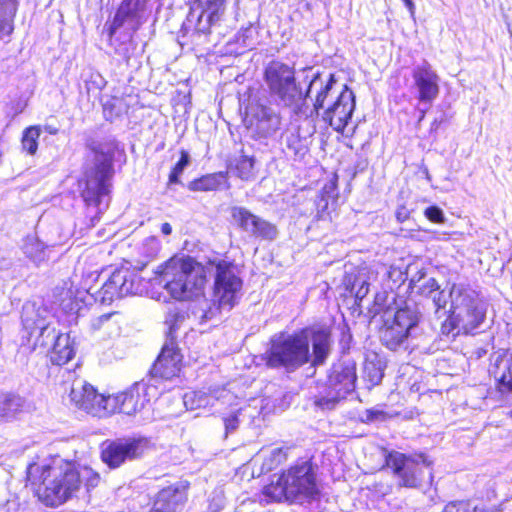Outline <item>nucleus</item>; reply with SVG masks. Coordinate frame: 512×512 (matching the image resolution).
<instances>
[{"label":"nucleus","instance_id":"nucleus-1","mask_svg":"<svg viewBox=\"0 0 512 512\" xmlns=\"http://www.w3.org/2000/svg\"><path fill=\"white\" fill-rule=\"evenodd\" d=\"M27 480L39 500L51 507L65 503L80 490L77 463L61 457H54L47 464H30Z\"/></svg>","mask_w":512,"mask_h":512},{"label":"nucleus","instance_id":"nucleus-2","mask_svg":"<svg viewBox=\"0 0 512 512\" xmlns=\"http://www.w3.org/2000/svg\"><path fill=\"white\" fill-rule=\"evenodd\" d=\"M22 325L27 332V341L35 340L32 348L47 347L52 344L49 352L50 361L54 365L62 366L68 363L75 355L73 341L69 334L56 335L55 329L50 327L52 315L47 307L35 302H27L22 308Z\"/></svg>","mask_w":512,"mask_h":512},{"label":"nucleus","instance_id":"nucleus-3","mask_svg":"<svg viewBox=\"0 0 512 512\" xmlns=\"http://www.w3.org/2000/svg\"><path fill=\"white\" fill-rule=\"evenodd\" d=\"M486 304L478 293L464 284H452L450 288V309L441 324V333L453 337L461 332L473 331L483 323Z\"/></svg>","mask_w":512,"mask_h":512},{"label":"nucleus","instance_id":"nucleus-4","mask_svg":"<svg viewBox=\"0 0 512 512\" xmlns=\"http://www.w3.org/2000/svg\"><path fill=\"white\" fill-rule=\"evenodd\" d=\"M156 274L160 276L159 284L179 301L200 295L206 283L205 267L191 257H173L160 265Z\"/></svg>","mask_w":512,"mask_h":512},{"label":"nucleus","instance_id":"nucleus-5","mask_svg":"<svg viewBox=\"0 0 512 512\" xmlns=\"http://www.w3.org/2000/svg\"><path fill=\"white\" fill-rule=\"evenodd\" d=\"M90 148L94 154V164L85 172V187L81 196L89 209L102 213L110 201L115 145L113 142H92Z\"/></svg>","mask_w":512,"mask_h":512},{"label":"nucleus","instance_id":"nucleus-6","mask_svg":"<svg viewBox=\"0 0 512 512\" xmlns=\"http://www.w3.org/2000/svg\"><path fill=\"white\" fill-rule=\"evenodd\" d=\"M319 495L314 467L310 461H301L284 471L276 482L263 489L265 501L303 502Z\"/></svg>","mask_w":512,"mask_h":512},{"label":"nucleus","instance_id":"nucleus-7","mask_svg":"<svg viewBox=\"0 0 512 512\" xmlns=\"http://www.w3.org/2000/svg\"><path fill=\"white\" fill-rule=\"evenodd\" d=\"M335 83L334 75L330 74L326 84L317 93L314 109L335 131L343 133L355 109V95L347 85L337 91Z\"/></svg>","mask_w":512,"mask_h":512},{"label":"nucleus","instance_id":"nucleus-8","mask_svg":"<svg viewBox=\"0 0 512 512\" xmlns=\"http://www.w3.org/2000/svg\"><path fill=\"white\" fill-rule=\"evenodd\" d=\"M264 360L270 368H284L293 372L311 360L309 335L306 330L293 334H275L270 347L264 354Z\"/></svg>","mask_w":512,"mask_h":512},{"label":"nucleus","instance_id":"nucleus-9","mask_svg":"<svg viewBox=\"0 0 512 512\" xmlns=\"http://www.w3.org/2000/svg\"><path fill=\"white\" fill-rule=\"evenodd\" d=\"M264 82L271 98L282 107L297 112L305 101L308 92H304L297 83L295 69L281 61H271L264 70Z\"/></svg>","mask_w":512,"mask_h":512},{"label":"nucleus","instance_id":"nucleus-10","mask_svg":"<svg viewBox=\"0 0 512 512\" xmlns=\"http://www.w3.org/2000/svg\"><path fill=\"white\" fill-rule=\"evenodd\" d=\"M422 315L416 305L406 304L398 308L393 317L384 320L380 330V341L391 351H406L419 332Z\"/></svg>","mask_w":512,"mask_h":512},{"label":"nucleus","instance_id":"nucleus-11","mask_svg":"<svg viewBox=\"0 0 512 512\" xmlns=\"http://www.w3.org/2000/svg\"><path fill=\"white\" fill-rule=\"evenodd\" d=\"M211 264L215 267L212 306L203 310L201 316L206 321L213 319L222 309L231 310L240 298L243 284L230 262L220 260Z\"/></svg>","mask_w":512,"mask_h":512},{"label":"nucleus","instance_id":"nucleus-12","mask_svg":"<svg viewBox=\"0 0 512 512\" xmlns=\"http://www.w3.org/2000/svg\"><path fill=\"white\" fill-rule=\"evenodd\" d=\"M432 461L424 453L404 454L397 451L386 456V466L397 478L398 486L418 488L432 480Z\"/></svg>","mask_w":512,"mask_h":512},{"label":"nucleus","instance_id":"nucleus-13","mask_svg":"<svg viewBox=\"0 0 512 512\" xmlns=\"http://www.w3.org/2000/svg\"><path fill=\"white\" fill-rule=\"evenodd\" d=\"M244 125L251 138L271 139L281 130L282 117L266 97L251 95L245 108Z\"/></svg>","mask_w":512,"mask_h":512},{"label":"nucleus","instance_id":"nucleus-14","mask_svg":"<svg viewBox=\"0 0 512 512\" xmlns=\"http://www.w3.org/2000/svg\"><path fill=\"white\" fill-rule=\"evenodd\" d=\"M223 15L222 12L194 4L183 22L180 44L194 48L207 44L212 28L219 24Z\"/></svg>","mask_w":512,"mask_h":512},{"label":"nucleus","instance_id":"nucleus-15","mask_svg":"<svg viewBox=\"0 0 512 512\" xmlns=\"http://www.w3.org/2000/svg\"><path fill=\"white\" fill-rule=\"evenodd\" d=\"M147 438H117L101 445V460L110 469H117L128 461L141 458L149 449Z\"/></svg>","mask_w":512,"mask_h":512},{"label":"nucleus","instance_id":"nucleus-16","mask_svg":"<svg viewBox=\"0 0 512 512\" xmlns=\"http://www.w3.org/2000/svg\"><path fill=\"white\" fill-rule=\"evenodd\" d=\"M357 380L356 366L352 362L334 364L327 379L329 392L316 400L323 409H333L336 403L344 399L355 388Z\"/></svg>","mask_w":512,"mask_h":512},{"label":"nucleus","instance_id":"nucleus-17","mask_svg":"<svg viewBox=\"0 0 512 512\" xmlns=\"http://www.w3.org/2000/svg\"><path fill=\"white\" fill-rule=\"evenodd\" d=\"M155 396L156 388L153 385H148L145 382H137L125 392L107 396V416L116 412L133 415L142 410L146 403Z\"/></svg>","mask_w":512,"mask_h":512},{"label":"nucleus","instance_id":"nucleus-18","mask_svg":"<svg viewBox=\"0 0 512 512\" xmlns=\"http://www.w3.org/2000/svg\"><path fill=\"white\" fill-rule=\"evenodd\" d=\"M146 282L138 272L128 268L115 270L103 284L100 295L102 302H112L130 295H140L146 291Z\"/></svg>","mask_w":512,"mask_h":512},{"label":"nucleus","instance_id":"nucleus-19","mask_svg":"<svg viewBox=\"0 0 512 512\" xmlns=\"http://www.w3.org/2000/svg\"><path fill=\"white\" fill-rule=\"evenodd\" d=\"M69 399L77 408L96 417H106L107 396L99 393L94 386L82 379L72 382Z\"/></svg>","mask_w":512,"mask_h":512},{"label":"nucleus","instance_id":"nucleus-20","mask_svg":"<svg viewBox=\"0 0 512 512\" xmlns=\"http://www.w3.org/2000/svg\"><path fill=\"white\" fill-rule=\"evenodd\" d=\"M412 78L418 93L417 99L429 107L439 94L438 74L428 61L423 60L413 67Z\"/></svg>","mask_w":512,"mask_h":512},{"label":"nucleus","instance_id":"nucleus-21","mask_svg":"<svg viewBox=\"0 0 512 512\" xmlns=\"http://www.w3.org/2000/svg\"><path fill=\"white\" fill-rule=\"evenodd\" d=\"M231 215L238 226L251 236L272 241L278 235L276 225L253 214L244 207H233Z\"/></svg>","mask_w":512,"mask_h":512},{"label":"nucleus","instance_id":"nucleus-22","mask_svg":"<svg viewBox=\"0 0 512 512\" xmlns=\"http://www.w3.org/2000/svg\"><path fill=\"white\" fill-rule=\"evenodd\" d=\"M148 2L149 0H123L111 23L110 35L125 25L133 32L137 31L145 21L144 14Z\"/></svg>","mask_w":512,"mask_h":512},{"label":"nucleus","instance_id":"nucleus-23","mask_svg":"<svg viewBox=\"0 0 512 512\" xmlns=\"http://www.w3.org/2000/svg\"><path fill=\"white\" fill-rule=\"evenodd\" d=\"M182 355L175 344L166 343L158 358L153 364L151 373L154 377L170 380L177 376L181 370Z\"/></svg>","mask_w":512,"mask_h":512},{"label":"nucleus","instance_id":"nucleus-24","mask_svg":"<svg viewBox=\"0 0 512 512\" xmlns=\"http://www.w3.org/2000/svg\"><path fill=\"white\" fill-rule=\"evenodd\" d=\"M188 484L178 482L159 491L149 512H176L187 500Z\"/></svg>","mask_w":512,"mask_h":512},{"label":"nucleus","instance_id":"nucleus-25","mask_svg":"<svg viewBox=\"0 0 512 512\" xmlns=\"http://www.w3.org/2000/svg\"><path fill=\"white\" fill-rule=\"evenodd\" d=\"M309 335V343H312L311 364L318 366L324 364L331 350V334L326 328H306Z\"/></svg>","mask_w":512,"mask_h":512},{"label":"nucleus","instance_id":"nucleus-26","mask_svg":"<svg viewBox=\"0 0 512 512\" xmlns=\"http://www.w3.org/2000/svg\"><path fill=\"white\" fill-rule=\"evenodd\" d=\"M492 373L497 381V387L502 394L512 392V351L498 355Z\"/></svg>","mask_w":512,"mask_h":512},{"label":"nucleus","instance_id":"nucleus-27","mask_svg":"<svg viewBox=\"0 0 512 512\" xmlns=\"http://www.w3.org/2000/svg\"><path fill=\"white\" fill-rule=\"evenodd\" d=\"M232 398L233 395L225 389L209 394L203 391H191L184 394L183 403L187 409L194 410L208 405L213 406L215 401L230 400Z\"/></svg>","mask_w":512,"mask_h":512},{"label":"nucleus","instance_id":"nucleus-28","mask_svg":"<svg viewBox=\"0 0 512 512\" xmlns=\"http://www.w3.org/2000/svg\"><path fill=\"white\" fill-rule=\"evenodd\" d=\"M20 248L25 257L36 266H40L49 259V247L35 235H27L22 240Z\"/></svg>","mask_w":512,"mask_h":512},{"label":"nucleus","instance_id":"nucleus-29","mask_svg":"<svg viewBox=\"0 0 512 512\" xmlns=\"http://www.w3.org/2000/svg\"><path fill=\"white\" fill-rule=\"evenodd\" d=\"M17 0H0V41L9 37L14 30Z\"/></svg>","mask_w":512,"mask_h":512},{"label":"nucleus","instance_id":"nucleus-30","mask_svg":"<svg viewBox=\"0 0 512 512\" xmlns=\"http://www.w3.org/2000/svg\"><path fill=\"white\" fill-rule=\"evenodd\" d=\"M24 406V399L14 394L0 395V422L13 419Z\"/></svg>","mask_w":512,"mask_h":512},{"label":"nucleus","instance_id":"nucleus-31","mask_svg":"<svg viewBox=\"0 0 512 512\" xmlns=\"http://www.w3.org/2000/svg\"><path fill=\"white\" fill-rule=\"evenodd\" d=\"M283 142L287 153L295 158H303L308 151L307 139L301 137L298 131H288Z\"/></svg>","mask_w":512,"mask_h":512},{"label":"nucleus","instance_id":"nucleus-32","mask_svg":"<svg viewBox=\"0 0 512 512\" xmlns=\"http://www.w3.org/2000/svg\"><path fill=\"white\" fill-rule=\"evenodd\" d=\"M41 135L40 126L26 128L22 135V149L30 155H34L38 149V139Z\"/></svg>","mask_w":512,"mask_h":512},{"label":"nucleus","instance_id":"nucleus-33","mask_svg":"<svg viewBox=\"0 0 512 512\" xmlns=\"http://www.w3.org/2000/svg\"><path fill=\"white\" fill-rule=\"evenodd\" d=\"M242 180H249L254 176V159L245 155L240 156L235 161L232 169Z\"/></svg>","mask_w":512,"mask_h":512},{"label":"nucleus","instance_id":"nucleus-34","mask_svg":"<svg viewBox=\"0 0 512 512\" xmlns=\"http://www.w3.org/2000/svg\"><path fill=\"white\" fill-rule=\"evenodd\" d=\"M126 111V106L122 99L112 97L103 104V114L106 120L113 121L120 117Z\"/></svg>","mask_w":512,"mask_h":512},{"label":"nucleus","instance_id":"nucleus-35","mask_svg":"<svg viewBox=\"0 0 512 512\" xmlns=\"http://www.w3.org/2000/svg\"><path fill=\"white\" fill-rule=\"evenodd\" d=\"M434 306V314L437 318L446 316L448 310L446 309L448 299H450V291L441 290L440 287L429 298Z\"/></svg>","mask_w":512,"mask_h":512},{"label":"nucleus","instance_id":"nucleus-36","mask_svg":"<svg viewBox=\"0 0 512 512\" xmlns=\"http://www.w3.org/2000/svg\"><path fill=\"white\" fill-rule=\"evenodd\" d=\"M77 473L80 478V487L82 484L86 487L87 491L98 486L100 482V475L93 469L87 466H80L77 464Z\"/></svg>","mask_w":512,"mask_h":512},{"label":"nucleus","instance_id":"nucleus-37","mask_svg":"<svg viewBox=\"0 0 512 512\" xmlns=\"http://www.w3.org/2000/svg\"><path fill=\"white\" fill-rule=\"evenodd\" d=\"M219 186L218 177L215 175H206L194 181H191L188 188L191 191H212Z\"/></svg>","mask_w":512,"mask_h":512},{"label":"nucleus","instance_id":"nucleus-38","mask_svg":"<svg viewBox=\"0 0 512 512\" xmlns=\"http://www.w3.org/2000/svg\"><path fill=\"white\" fill-rule=\"evenodd\" d=\"M180 159L172 168L169 175V183L170 184H178L180 183L179 177L185 170V168L190 164V155L186 150H181Z\"/></svg>","mask_w":512,"mask_h":512},{"label":"nucleus","instance_id":"nucleus-39","mask_svg":"<svg viewBox=\"0 0 512 512\" xmlns=\"http://www.w3.org/2000/svg\"><path fill=\"white\" fill-rule=\"evenodd\" d=\"M226 505L224 491L217 488L208 497L206 512H221Z\"/></svg>","mask_w":512,"mask_h":512},{"label":"nucleus","instance_id":"nucleus-40","mask_svg":"<svg viewBox=\"0 0 512 512\" xmlns=\"http://www.w3.org/2000/svg\"><path fill=\"white\" fill-rule=\"evenodd\" d=\"M358 282H361V285L356 288L353 293H355L356 299L362 300L367 296L370 285L368 271L366 269L359 270Z\"/></svg>","mask_w":512,"mask_h":512},{"label":"nucleus","instance_id":"nucleus-41","mask_svg":"<svg viewBox=\"0 0 512 512\" xmlns=\"http://www.w3.org/2000/svg\"><path fill=\"white\" fill-rule=\"evenodd\" d=\"M438 288L439 284L436 279L430 277L416 286L415 289L417 290L418 294L429 299L430 295H432Z\"/></svg>","mask_w":512,"mask_h":512},{"label":"nucleus","instance_id":"nucleus-42","mask_svg":"<svg viewBox=\"0 0 512 512\" xmlns=\"http://www.w3.org/2000/svg\"><path fill=\"white\" fill-rule=\"evenodd\" d=\"M442 512H478V507H472L471 504L466 501H453L448 503Z\"/></svg>","mask_w":512,"mask_h":512},{"label":"nucleus","instance_id":"nucleus-43","mask_svg":"<svg viewBox=\"0 0 512 512\" xmlns=\"http://www.w3.org/2000/svg\"><path fill=\"white\" fill-rule=\"evenodd\" d=\"M241 409L233 411L231 414L223 418L226 435L237 430L239 426V415Z\"/></svg>","mask_w":512,"mask_h":512},{"label":"nucleus","instance_id":"nucleus-44","mask_svg":"<svg viewBox=\"0 0 512 512\" xmlns=\"http://www.w3.org/2000/svg\"><path fill=\"white\" fill-rule=\"evenodd\" d=\"M226 1L227 0H196L194 4L204 7L205 9H212L224 13Z\"/></svg>","mask_w":512,"mask_h":512},{"label":"nucleus","instance_id":"nucleus-45","mask_svg":"<svg viewBox=\"0 0 512 512\" xmlns=\"http://www.w3.org/2000/svg\"><path fill=\"white\" fill-rule=\"evenodd\" d=\"M134 50H135V44L133 43V41L130 39L129 41L127 42H123L121 43L117 48H116V54H118L119 56H121L127 63L129 62L130 58L132 57L133 53H134Z\"/></svg>","mask_w":512,"mask_h":512},{"label":"nucleus","instance_id":"nucleus-46","mask_svg":"<svg viewBox=\"0 0 512 512\" xmlns=\"http://www.w3.org/2000/svg\"><path fill=\"white\" fill-rule=\"evenodd\" d=\"M424 215L434 223H443L445 221L443 211L437 206H430L426 208Z\"/></svg>","mask_w":512,"mask_h":512},{"label":"nucleus","instance_id":"nucleus-47","mask_svg":"<svg viewBox=\"0 0 512 512\" xmlns=\"http://www.w3.org/2000/svg\"><path fill=\"white\" fill-rule=\"evenodd\" d=\"M365 374L368 377L372 385H377L383 378V373L380 369L376 368L373 364L365 367Z\"/></svg>","mask_w":512,"mask_h":512},{"label":"nucleus","instance_id":"nucleus-48","mask_svg":"<svg viewBox=\"0 0 512 512\" xmlns=\"http://www.w3.org/2000/svg\"><path fill=\"white\" fill-rule=\"evenodd\" d=\"M184 319V315L179 312L169 313L166 318V323L169 325L170 334L176 329V325L178 321H182Z\"/></svg>","mask_w":512,"mask_h":512},{"label":"nucleus","instance_id":"nucleus-49","mask_svg":"<svg viewBox=\"0 0 512 512\" xmlns=\"http://www.w3.org/2000/svg\"><path fill=\"white\" fill-rule=\"evenodd\" d=\"M112 314H103L92 320L91 326L94 330H98L102 325L111 318Z\"/></svg>","mask_w":512,"mask_h":512},{"label":"nucleus","instance_id":"nucleus-50","mask_svg":"<svg viewBox=\"0 0 512 512\" xmlns=\"http://www.w3.org/2000/svg\"><path fill=\"white\" fill-rule=\"evenodd\" d=\"M425 278V273L423 271H418L415 275H413L410 279V286L416 288L419 284H421Z\"/></svg>","mask_w":512,"mask_h":512},{"label":"nucleus","instance_id":"nucleus-51","mask_svg":"<svg viewBox=\"0 0 512 512\" xmlns=\"http://www.w3.org/2000/svg\"><path fill=\"white\" fill-rule=\"evenodd\" d=\"M359 272L354 276L353 280L350 278L347 280V288L353 292L356 288L361 285V282H358Z\"/></svg>","mask_w":512,"mask_h":512},{"label":"nucleus","instance_id":"nucleus-52","mask_svg":"<svg viewBox=\"0 0 512 512\" xmlns=\"http://www.w3.org/2000/svg\"><path fill=\"white\" fill-rule=\"evenodd\" d=\"M396 217H397V220L399 222H404L407 217H408V212L406 211V209L402 208V209H399L397 212H396Z\"/></svg>","mask_w":512,"mask_h":512},{"label":"nucleus","instance_id":"nucleus-53","mask_svg":"<svg viewBox=\"0 0 512 512\" xmlns=\"http://www.w3.org/2000/svg\"><path fill=\"white\" fill-rule=\"evenodd\" d=\"M405 4V6L407 7V9L409 10L411 16H414L415 14V4L412 0H402Z\"/></svg>","mask_w":512,"mask_h":512},{"label":"nucleus","instance_id":"nucleus-54","mask_svg":"<svg viewBox=\"0 0 512 512\" xmlns=\"http://www.w3.org/2000/svg\"><path fill=\"white\" fill-rule=\"evenodd\" d=\"M161 232L164 234V235H170L172 233V227L169 223H163L162 226H161Z\"/></svg>","mask_w":512,"mask_h":512},{"label":"nucleus","instance_id":"nucleus-55","mask_svg":"<svg viewBox=\"0 0 512 512\" xmlns=\"http://www.w3.org/2000/svg\"><path fill=\"white\" fill-rule=\"evenodd\" d=\"M427 109H428V107L425 109H421V108L419 109V112H420L419 121H422L424 119Z\"/></svg>","mask_w":512,"mask_h":512},{"label":"nucleus","instance_id":"nucleus-56","mask_svg":"<svg viewBox=\"0 0 512 512\" xmlns=\"http://www.w3.org/2000/svg\"><path fill=\"white\" fill-rule=\"evenodd\" d=\"M273 454L280 456L282 454V450L281 449H275V450H273Z\"/></svg>","mask_w":512,"mask_h":512},{"label":"nucleus","instance_id":"nucleus-57","mask_svg":"<svg viewBox=\"0 0 512 512\" xmlns=\"http://www.w3.org/2000/svg\"><path fill=\"white\" fill-rule=\"evenodd\" d=\"M317 80H318V78H317V77H315V78L311 81V83H310V85H309V89L317 83Z\"/></svg>","mask_w":512,"mask_h":512},{"label":"nucleus","instance_id":"nucleus-58","mask_svg":"<svg viewBox=\"0 0 512 512\" xmlns=\"http://www.w3.org/2000/svg\"><path fill=\"white\" fill-rule=\"evenodd\" d=\"M509 417L512 419V410L509 412Z\"/></svg>","mask_w":512,"mask_h":512}]
</instances>
